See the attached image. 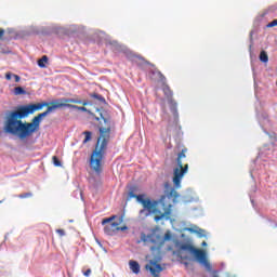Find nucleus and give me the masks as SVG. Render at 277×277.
I'll return each instance as SVG.
<instances>
[{
  "label": "nucleus",
  "mask_w": 277,
  "mask_h": 277,
  "mask_svg": "<svg viewBox=\"0 0 277 277\" xmlns=\"http://www.w3.org/2000/svg\"><path fill=\"white\" fill-rule=\"evenodd\" d=\"M51 107V102H40L37 104H28L18 106L16 110H11L4 119V133L17 135L19 140L31 137L36 131H40L42 118H47Z\"/></svg>",
  "instance_id": "obj_1"
},
{
  "label": "nucleus",
  "mask_w": 277,
  "mask_h": 277,
  "mask_svg": "<svg viewBox=\"0 0 277 277\" xmlns=\"http://www.w3.org/2000/svg\"><path fill=\"white\" fill-rule=\"evenodd\" d=\"M103 120L105 127H100V136L89 160L90 170L97 175L103 173V159H105L107 145L111 137V121L106 118Z\"/></svg>",
  "instance_id": "obj_2"
},
{
  "label": "nucleus",
  "mask_w": 277,
  "mask_h": 277,
  "mask_svg": "<svg viewBox=\"0 0 277 277\" xmlns=\"http://www.w3.org/2000/svg\"><path fill=\"white\" fill-rule=\"evenodd\" d=\"M140 192V188L135 185L131 186L128 193L129 198H135L136 201L142 205L143 209L140 210L138 214L140 217H148V215H156L154 217L155 222H159L166 217V215H170V207L172 205H169V208L163 209V213H161V210H159V205H163V201L166 200V196H161L159 200L146 198V195H135Z\"/></svg>",
  "instance_id": "obj_3"
},
{
  "label": "nucleus",
  "mask_w": 277,
  "mask_h": 277,
  "mask_svg": "<svg viewBox=\"0 0 277 277\" xmlns=\"http://www.w3.org/2000/svg\"><path fill=\"white\" fill-rule=\"evenodd\" d=\"M180 250H184V252H189L190 254H194L196 261H198L200 265H203L207 272H211V263H209V260L207 259V252L205 250L197 249L196 247H194V245L189 242L181 243Z\"/></svg>",
  "instance_id": "obj_4"
},
{
  "label": "nucleus",
  "mask_w": 277,
  "mask_h": 277,
  "mask_svg": "<svg viewBox=\"0 0 277 277\" xmlns=\"http://www.w3.org/2000/svg\"><path fill=\"white\" fill-rule=\"evenodd\" d=\"M122 222H123L122 216L118 217L116 215H113L110 217L103 219L102 226H104L105 235H108L109 237H114L116 233L120 230H127L129 227H127L126 225L122 227L120 226Z\"/></svg>",
  "instance_id": "obj_5"
},
{
  "label": "nucleus",
  "mask_w": 277,
  "mask_h": 277,
  "mask_svg": "<svg viewBox=\"0 0 277 277\" xmlns=\"http://www.w3.org/2000/svg\"><path fill=\"white\" fill-rule=\"evenodd\" d=\"M185 153H187V148L182 149V151L177 154V168L173 171V185L175 187H181V181H183V176H185V173L189 170V164L183 167V159L187 157Z\"/></svg>",
  "instance_id": "obj_6"
},
{
  "label": "nucleus",
  "mask_w": 277,
  "mask_h": 277,
  "mask_svg": "<svg viewBox=\"0 0 277 277\" xmlns=\"http://www.w3.org/2000/svg\"><path fill=\"white\" fill-rule=\"evenodd\" d=\"M50 105L51 106L48 107V111H55V109H62V107H68V109H72V107H77V105H83L85 107L88 105V101H82L77 97H63L52 101Z\"/></svg>",
  "instance_id": "obj_7"
},
{
  "label": "nucleus",
  "mask_w": 277,
  "mask_h": 277,
  "mask_svg": "<svg viewBox=\"0 0 277 277\" xmlns=\"http://www.w3.org/2000/svg\"><path fill=\"white\" fill-rule=\"evenodd\" d=\"M147 272H150L151 276L159 277L160 274L163 272V267L161 264L157 263L155 260H150L149 263L145 266Z\"/></svg>",
  "instance_id": "obj_8"
},
{
  "label": "nucleus",
  "mask_w": 277,
  "mask_h": 277,
  "mask_svg": "<svg viewBox=\"0 0 277 277\" xmlns=\"http://www.w3.org/2000/svg\"><path fill=\"white\" fill-rule=\"evenodd\" d=\"M129 265L133 274H140V263H137V261L130 260Z\"/></svg>",
  "instance_id": "obj_9"
},
{
  "label": "nucleus",
  "mask_w": 277,
  "mask_h": 277,
  "mask_svg": "<svg viewBox=\"0 0 277 277\" xmlns=\"http://www.w3.org/2000/svg\"><path fill=\"white\" fill-rule=\"evenodd\" d=\"M47 64H49V56L43 55V56L38 61V66H39V68H47Z\"/></svg>",
  "instance_id": "obj_10"
},
{
  "label": "nucleus",
  "mask_w": 277,
  "mask_h": 277,
  "mask_svg": "<svg viewBox=\"0 0 277 277\" xmlns=\"http://www.w3.org/2000/svg\"><path fill=\"white\" fill-rule=\"evenodd\" d=\"M162 92L167 96V98H172L173 93H172V89H170V85L164 84L162 88Z\"/></svg>",
  "instance_id": "obj_11"
},
{
  "label": "nucleus",
  "mask_w": 277,
  "mask_h": 277,
  "mask_svg": "<svg viewBox=\"0 0 277 277\" xmlns=\"http://www.w3.org/2000/svg\"><path fill=\"white\" fill-rule=\"evenodd\" d=\"M189 233H196L197 235H199V237H207V232L202 228H198L197 230H195L194 228H188Z\"/></svg>",
  "instance_id": "obj_12"
},
{
  "label": "nucleus",
  "mask_w": 277,
  "mask_h": 277,
  "mask_svg": "<svg viewBox=\"0 0 277 277\" xmlns=\"http://www.w3.org/2000/svg\"><path fill=\"white\" fill-rule=\"evenodd\" d=\"M260 61H262L263 64H267L269 62V56L267 55V52L262 51L260 53Z\"/></svg>",
  "instance_id": "obj_13"
},
{
  "label": "nucleus",
  "mask_w": 277,
  "mask_h": 277,
  "mask_svg": "<svg viewBox=\"0 0 277 277\" xmlns=\"http://www.w3.org/2000/svg\"><path fill=\"white\" fill-rule=\"evenodd\" d=\"M83 135H84V140H83L82 144H88V142H90L92 140V132L84 131Z\"/></svg>",
  "instance_id": "obj_14"
},
{
  "label": "nucleus",
  "mask_w": 277,
  "mask_h": 277,
  "mask_svg": "<svg viewBox=\"0 0 277 277\" xmlns=\"http://www.w3.org/2000/svg\"><path fill=\"white\" fill-rule=\"evenodd\" d=\"M14 94H15V96H21V94H27V91H25V89H23V87H16L14 89Z\"/></svg>",
  "instance_id": "obj_15"
},
{
  "label": "nucleus",
  "mask_w": 277,
  "mask_h": 277,
  "mask_svg": "<svg viewBox=\"0 0 277 277\" xmlns=\"http://www.w3.org/2000/svg\"><path fill=\"white\" fill-rule=\"evenodd\" d=\"M169 198H173L174 200H176V198H179V192H176V189L171 188L170 192L168 193Z\"/></svg>",
  "instance_id": "obj_16"
},
{
  "label": "nucleus",
  "mask_w": 277,
  "mask_h": 277,
  "mask_svg": "<svg viewBox=\"0 0 277 277\" xmlns=\"http://www.w3.org/2000/svg\"><path fill=\"white\" fill-rule=\"evenodd\" d=\"M52 161L56 168H61L62 161H60V158H57V156H53Z\"/></svg>",
  "instance_id": "obj_17"
},
{
  "label": "nucleus",
  "mask_w": 277,
  "mask_h": 277,
  "mask_svg": "<svg viewBox=\"0 0 277 277\" xmlns=\"http://www.w3.org/2000/svg\"><path fill=\"white\" fill-rule=\"evenodd\" d=\"M31 196H34V194L24 193V194L18 195L17 198L25 199V198H31Z\"/></svg>",
  "instance_id": "obj_18"
},
{
  "label": "nucleus",
  "mask_w": 277,
  "mask_h": 277,
  "mask_svg": "<svg viewBox=\"0 0 277 277\" xmlns=\"http://www.w3.org/2000/svg\"><path fill=\"white\" fill-rule=\"evenodd\" d=\"M71 109H77L78 111H88V108L84 106H71Z\"/></svg>",
  "instance_id": "obj_19"
},
{
  "label": "nucleus",
  "mask_w": 277,
  "mask_h": 277,
  "mask_svg": "<svg viewBox=\"0 0 277 277\" xmlns=\"http://www.w3.org/2000/svg\"><path fill=\"white\" fill-rule=\"evenodd\" d=\"M172 239V233L167 232L163 236V241H170Z\"/></svg>",
  "instance_id": "obj_20"
},
{
  "label": "nucleus",
  "mask_w": 277,
  "mask_h": 277,
  "mask_svg": "<svg viewBox=\"0 0 277 277\" xmlns=\"http://www.w3.org/2000/svg\"><path fill=\"white\" fill-rule=\"evenodd\" d=\"M169 103L171 105V110L175 111L176 110V102H174L173 100H170Z\"/></svg>",
  "instance_id": "obj_21"
},
{
  "label": "nucleus",
  "mask_w": 277,
  "mask_h": 277,
  "mask_svg": "<svg viewBox=\"0 0 277 277\" xmlns=\"http://www.w3.org/2000/svg\"><path fill=\"white\" fill-rule=\"evenodd\" d=\"M267 27H277V19H274L273 22L268 23Z\"/></svg>",
  "instance_id": "obj_22"
},
{
  "label": "nucleus",
  "mask_w": 277,
  "mask_h": 277,
  "mask_svg": "<svg viewBox=\"0 0 277 277\" xmlns=\"http://www.w3.org/2000/svg\"><path fill=\"white\" fill-rule=\"evenodd\" d=\"M57 235H60V237H64V235H66V232L64 229H56Z\"/></svg>",
  "instance_id": "obj_23"
},
{
  "label": "nucleus",
  "mask_w": 277,
  "mask_h": 277,
  "mask_svg": "<svg viewBox=\"0 0 277 277\" xmlns=\"http://www.w3.org/2000/svg\"><path fill=\"white\" fill-rule=\"evenodd\" d=\"M90 274H92V269L88 268V269L83 273V276L89 277Z\"/></svg>",
  "instance_id": "obj_24"
},
{
  "label": "nucleus",
  "mask_w": 277,
  "mask_h": 277,
  "mask_svg": "<svg viewBox=\"0 0 277 277\" xmlns=\"http://www.w3.org/2000/svg\"><path fill=\"white\" fill-rule=\"evenodd\" d=\"M14 79H15V83H18L21 81V76L18 75H13Z\"/></svg>",
  "instance_id": "obj_25"
},
{
  "label": "nucleus",
  "mask_w": 277,
  "mask_h": 277,
  "mask_svg": "<svg viewBox=\"0 0 277 277\" xmlns=\"http://www.w3.org/2000/svg\"><path fill=\"white\" fill-rule=\"evenodd\" d=\"M5 36V30L3 28H0V40Z\"/></svg>",
  "instance_id": "obj_26"
},
{
  "label": "nucleus",
  "mask_w": 277,
  "mask_h": 277,
  "mask_svg": "<svg viewBox=\"0 0 277 277\" xmlns=\"http://www.w3.org/2000/svg\"><path fill=\"white\" fill-rule=\"evenodd\" d=\"M5 79H6L8 81H10V80L12 79V74L6 72V74H5Z\"/></svg>",
  "instance_id": "obj_27"
},
{
  "label": "nucleus",
  "mask_w": 277,
  "mask_h": 277,
  "mask_svg": "<svg viewBox=\"0 0 277 277\" xmlns=\"http://www.w3.org/2000/svg\"><path fill=\"white\" fill-rule=\"evenodd\" d=\"M159 75H160L161 80L166 81V76L163 74H161V72H159Z\"/></svg>",
  "instance_id": "obj_28"
},
{
  "label": "nucleus",
  "mask_w": 277,
  "mask_h": 277,
  "mask_svg": "<svg viewBox=\"0 0 277 277\" xmlns=\"http://www.w3.org/2000/svg\"><path fill=\"white\" fill-rule=\"evenodd\" d=\"M201 246H202V248H205V246H207V241H203V242L201 243Z\"/></svg>",
  "instance_id": "obj_29"
},
{
  "label": "nucleus",
  "mask_w": 277,
  "mask_h": 277,
  "mask_svg": "<svg viewBox=\"0 0 277 277\" xmlns=\"http://www.w3.org/2000/svg\"><path fill=\"white\" fill-rule=\"evenodd\" d=\"M95 98H98V95H94Z\"/></svg>",
  "instance_id": "obj_30"
},
{
  "label": "nucleus",
  "mask_w": 277,
  "mask_h": 277,
  "mask_svg": "<svg viewBox=\"0 0 277 277\" xmlns=\"http://www.w3.org/2000/svg\"><path fill=\"white\" fill-rule=\"evenodd\" d=\"M3 201H0V205L2 203Z\"/></svg>",
  "instance_id": "obj_31"
}]
</instances>
